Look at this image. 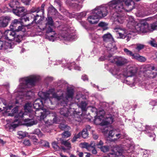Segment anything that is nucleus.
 I'll return each mask as SVG.
<instances>
[{
	"instance_id": "f257e3e1",
	"label": "nucleus",
	"mask_w": 157,
	"mask_h": 157,
	"mask_svg": "<svg viewBox=\"0 0 157 157\" xmlns=\"http://www.w3.org/2000/svg\"><path fill=\"white\" fill-rule=\"evenodd\" d=\"M40 78V77L38 76L33 75L20 79V84L16 90L17 92H19V96L17 97L16 99H29L33 93L30 90H28L26 88L34 85Z\"/></svg>"
},
{
	"instance_id": "f03ea898",
	"label": "nucleus",
	"mask_w": 157,
	"mask_h": 157,
	"mask_svg": "<svg viewBox=\"0 0 157 157\" xmlns=\"http://www.w3.org/2000/svg\"><path fill=\"white\" fill-rule=\"evenodd\" d=\"M54 90L53 89H50L48 91L44 92L42 91L38 93L39 96L41 98L42 100L40 99H36L34 101L33 104L34 109H38L43 105V101H44V104L46 101H49L51 104L52 102L58 101L59 96L54 92Z\"/></svg>"
},
{
	"instance_id": "7ed1b4c3",
	"label": "nucleus",
	"mask_w": 157,
	"mask_h": 157,
	"mask_svg": "<svg viewBox=\"0 0 157 157\" xmlns=\"http://www.w3.org/2000/svg\"><path fill=\"white\" fill-rule=\"evenodd\" d=\"M128 25H132L131 26L133 29V32L136 33H145L157 29V21L150 25H149L146 21L137 23L132 17L129 18Z\"/></svg>"
},
{
	"instance_id": "20e7f679",
	"label": "nucleus",
	"mask_w": 157,
	"mask_h": 157,
	"mask_svg": "<svg viewBox=\"0 0 157 157\" xmlns=\"http://www.w3.org/2000/svg\"><path fill=\"white\" fill-rule=\"evenodd\" d=\"M67 87V91L65 94H63L59 96V104L65 106L68 102L72 99L74 94V90L73 87L68 86L67 83L64 81L61 80L59 81V88Z\"/></svg>"
},
{
	"instance_id": "39448f33",
	"label": "nucleus",
	"mask_w": 157,
	"mask_h": 157,
	"mask_svg": "<svg viewBox=\"0 0 157 157\" xmlns=\"http://www.w3.org/2000/svg\"><path fill=\"white\" fill-rule=\"evenodd\" d=\"M107 7L103 6L96 7L92 12V15L89 16L87 19L88 22L91 24L97 23L99 18L106 16L108 13Z\"/></svg>"
},
{
	"instance_id": "423d86ee",
	"label": "nucleus",
	"mask_w": 157,
	"mask_h": 157,
	"mask_svg": "<svg viewBox=\"0 0 157 157\" xmlns=\"http://www.w3.org/2000/svg\"><path fill=\"white\" fill-rule=\"evenodd\" d=\"M97 116L95 117L94 123L97 125L105 126L113 123V119L112 117H104L105 112L104 110L100 109L96 111Z\"/></svg>"
},
{
	"instance_id": "0eeeda50",
	"label": "nucleus",
	"mask_w": 157,
	"mask_h": 157,
	"mask_svg": "<svg viewBox=\"0 0 157 157\" xmlns=\"http://www.w3.org/2000/svg\"><path fill=\"white\" fill-rule=\"evenodd\" d=\"M124 0H113L109 2L107 5L104 6L107 7V10L110 11L114 10L116 11L122 12L125 10L123 3Z\"/></svg>"
},
{
	"instance_id": "6e6552de",
	"label": "nucleus",
	"mask_w": 157,
	"mask_h": 157,
	"mask_svg": "<svg viewBox=\"0 0 157 157\" xmlns=\"http://www.w3.org/2000/svg\"><path fill=\"white\" fill-rule=\"evenodd\" d=\"M51 114L49 111L46 109H34L32 110V113L31 114L32 119L35 116L38 117V119L41 120L45 118L48 115Z\"/></svg>"
},
{
	"instance_id": "1a4fd4ad",
	"label": "nucleus",
	"mask_w": 157,
	"mask_h": 157,
	"mask_svg": "<svg viewBox=\"0 0 157 157\" xmlns=\"http://www.w3.org/2000/svg\"><path fill=\"white\" fill-rule=\"evenodd\" d=\"M72 29L71 28L64 27L59 31L60 36L62 39L67 41H71L74 39L75 36L72 33Z\"/></svg>"
},
{
	"instance_id": "9d476101",
	"label": "nucleus",
	"mask_w": 157,
	"mask_h": 157,
	"mask_svg": "<svg viewBox=\"0 0 157 157\" xmlns=\"http://www.w3.org/2000/svg\"><path fill=\"white\" fill-rule=\"evenodd\" d=\"M109 60L110 62L114 63L119 66H122L128 63L129 62L128 59L124 57L118 56H111Z\"/></svg>"
},
{
	"instance_id": "9b49d317",
	"label": "nucleus",
	"mask_w": 157,
	"mask_h": 157,
	"mask_svg": "<svg viewBox=\"0 0 157 157\" xmlns=\"http://www.w3.org/2000/svg\"><path fill=\"white\" fill-rule=\"evenodd\" d=\"M137 70V68L134 65H129L124 70L123 74L126 77H131L135 74Z\"/></svg>"
},
{
	"instance_id": "f8f14e48",
	"label": "nucleus",
	"mask_w": 157,
	"mask_h": 157,
	"mask_svg": "<svg viewBox=\"0 0 157 157\" xmlns=\"http://www.w3.org/2000/svg\"><path fill=\"white\" fill-rule=\"evenodd\" d=\"M33 104L30 103H28L26 104L24 106V110L25 113H23L22 112H20L19 114V116L20 117H23L24 115L26 114L27 113L29 115L30 117H31V114L32 113V110H34L33 107H32Z\"/></svg>"
},
{
	"instance_id": "ddd939ff",
	"label": "nucleus",
	"mask_w": 157,
	"mask_h": 157,
	"mask_svg": "<svg viewBox=\"0 0 157 157\" xmlns=\"http://www.w3.org/2000/svg\"><path fill=\"white\" fill-rule=\"evenodd\" d=\"M117 151L115 152L112 151L109 153L106 157H124L122 155L124 151V149L121 147H116Z\"/></svg>"
},
{
	"instance_id": "4468645a",
	"label": "nucleus",
	"mask_w": 157,
	"mask_h": 157,
	"mask_svg": "<svg viewBox=\"0 0 157 157\" xmlns=\"http://www.w3.org/2000/svg\"><path fill=\"white\" fill-rule=\"evenodd\" d=\"M15 33L11 30H7L5 31L3 36V37L9 40H13L14 39Z\"/></svg>"
},
{
	"instance_id": "2eb2a0df",
	"label": "nucleus",
	"mask_w": 157,
	"mask_h": 157,
	"mask_svg": "<svg viewBox=\"0 0 157 157\" xmlns=\"http://www.w3.org/2000/svg\"><path fill=\"white\" fill-rule=\"evenodd\" d=\"M125 16L118 13H114L111 17V19L115 21H117L119 23H122L125 19Z\"/></svg>"
},
{
	"instance_id": "dca6fc26",
	"label": "nucleus",
	"mask_w": 157,
	"mask_h": 157,
	"mask_svg": "<svg viewBox=\"0 0 157 157\" xmlns=\"http://www.w3.org/2000/svg\"><path fill=\"white\" fill-rule=\"evenodd\" d=\"M12 107V105H7L5 100L0 99V112L4 111L5 112H9Z\"/></svg>"
},
{
	"instance_id": "f3484780",
	"label": "nucleus",
	"mask_w": 157,
	"mask_h": 157,
	"mask_svg": "<svg viewBox=\"0 0 157 157\" xmlns=\"http://www.w3.org/2000/svg\"><path fill=\"white\" fill-rule=\"evenodd\" d=\"M26 10L23 7H17L16 9H13V12L18 16L23 17L26 14Z\"/></svg>"
},
{
	"instance_id": "a211bd4d",
	"label": "nucleus",
	"mask_w": 157,
	"mask_h": 157,
	"mask_svg": "<svg viewBox=\"0 0 157 157\" xmlns=\"http://www.w3.org/2000/svg\"><path fill=\"white\" fill-rule=\"evenodd\" d=\"M46 33V37H48L50 40L53 41L54 40L56 33L55 32L53 31L52 29L50 26L48 27L47 28Z\"/></svg>"
},
{
	"instance_id": "6ab92c4d",
	"label": "nucleus",
	"mask_w": 157,
	"mask_h": 157,
	"mask_svg": "<svg viewBox=\"0 0 157 157\" xmlns=\"http://www.w3.org/2000/svg\"><path fill=\"white\" fill-rule=\"evenodd\" d=\"M108 136L109 137H114V136H115L117 139L121 138L122 135L120 133V130L119 129H113L109 131Z\"/></svg>"
},
{
	"instance_id": "aec40b11",
	"label": "nucleus",
	"mask_w": 157,
	"mask_h": 157,
	"mask_svg": "<svg viewBox=\"0 0 157 157\" xmlns=\"http://www.w3.org/2000/svg\"><path fill=\"white\" fill-rule=\"evenodd\" d=\"M66 62V61H64L62 63H59V64H61V66L62 67H63L64 66V67H66L68 68L70 70L71 69V68H70L71 66L74 67V69L75 70H80V67L78 66L75 65L74 63H67Z\"/></svg>"
},
{
	"instance_id": "412c9836",
	"label": "nucleus",
	"mask_w": 157,
	"mask_h": 157,
	"mask_svg": "<svg viewBox=\"0 0 157 157\" xmlns=\"http://www.w3.org/2000/svg\"><path fill=\"white\" fill-rule=\"evenodd\" d=\"M129 25H127V26L129 27V28L128 32L125 34V38H126L127 41H129L131 38L136 35V32H133V29L132 26H130Z\"/></svg>"
},
{
	"instance_id": "4be33fe9",
	"label": "nucleus",
	"mask_w": 157,
	"mask_h": 157,
	"mask_svg": "<svg viewBox=\"0 0 157 157\" xmlns=\"http://www.w3.org/2000/svg\"><path fill=\"white\" fill-rule=\"evenodd\" d=\"M10 18L9 16H3L0 18V27H6L10 20Z\"/></svg>"
},
{
	"instance_id": "5701e85b",
	"label": "nucleus",
	"mask_w": 157,
	"mask_h": 157,
	"mask_svg": "<svg viewBox=\"0 0 157 157\" xmlns=\"http://www.w3.org/2000/svg\"><path fill=\"white\" fill-rule=\"evenodd\" d=\"M19 124V121L17 119H15L11 124H7L6 125V128L7 130L13 129L17 127Z\"/></svg>"
},
{
	"instance_id": "b1692460",
	"label": "nucleus",
	"mask_w": 157,
	"mask_h": 157,
	"mask_svg": "<svg viewBox=\"0 0 157 157\" xmlns=\"http://www.w3.org/2000/svg\"><path fill=\"white\" fill-rule=\"evenodd\" d=\"M111 73L112 74L115 76H116V77L119 78L121 76V72L120 71V69L119 67H114L111 70Z\"/></svg>"
},
{
	"instance_id": "393cba45",
	"label": "nucleus",
	"mask_w": 157,
	"mask_h": 157,
	"mask_svg": "<svg viewBox=\"0 0 157 157\" xmlns=\"http://www.w3.org/2000/svg\"><path fill=\"white\" fill-rule=\"evenodd\" d=\"M11 47L10 44L8 42H4L0 40V49L2 48L5 49L10 48Z\"/></svg>"
},
{
	"instance_id": "a878e982",
	"label": "nucleus",
	"mask_w": 157,
	"mask_h": 157,
	"mask_svg": "<svg viewBox=\"0 0 157 157\" xmlns=\"http://www.w3.org/2000/svg\"><path fill=\"white\" fill-rule=\"evenodd\" d=\"M117 34H118L119 36L118 38L121 39L125 38V34L127 33L124 30H122L121 29H119L117 31H116Z\"/></svg>"
},
{
	"instance_id": "bb28decb",
	"label": "nucleus",
	"mask_w": 157,
	"mask_h": 157,
	"mask_svg": "<svg viewBox=\"0 0 157 157\" xmlns=\"http://www.w3.org/2000/svg\"><path fill=\"white\" fill-rule=\"evenodd\" d=\"M50 114L52 116H54V117L53 118V119L52 120H48L45 122V123L46 124L49 125H52L53 123H56L57 120L56 114L55 113L53 114L52 113Z\"/></svg>"
},
{
	"instance_id": "cd10ccee",
	"label": "nucleus",
	"mask_w": 157,
	"mask_h": 157,
	"mask_svg": "<svg viewBox=\"0 0 157 157\" xmlns=\"http://www.w3.org/2000/svg\"><path fill=\"white\" fill-rule=\"evenodd\" d=\"M107 49L109 51L113 52L117 50V48L114 42L109 43L108 44V46L107 47Z\"/></svg>"
},
{
	"instance_id": "c85d7f7f",
	"label": "nucleus",
	"mask_w": 157,
	"mask_h": 157,
	"mask_svg": "<svg viewBox=\"0 0 157 157\" xmlns=\"http://www.w3.org/2000/svg\"><path fill=\"white\" fill-rule=\"evenodd\" d=\"M133 59H136L141 62H144L146 60V59L145 57L140 56L138 53H135V54Z\"/></svg>"
},
{
	"instance_id": "c756f323",
	"label": "nucleus",
	"mask_w": 157,
	"mask_h": 157,
	"mask_svg": "<svg viewBox=\"0 0 157 157\" xmlns=\"http://www.w3.org/2000/svg\"><path fill=\"white\" fill-rule=\"evenodd\" d=\"M146 132L147 133V134H148V136L151 137H153L154 138L153 139V140H155L154 138L155 137V135L154 133H149L148 131L149 130L152 131L154 129L151 128V126H149L147 125L146 126Z\"/></svg>"
},
{
	"instance_id": "7c9ffc66",
	"label": "nucleus",
	"mask_w": 157,
	"mask_h": 157,
	"mask_svg": "<svg viewBox=\"0 0 157 157\" xmlns=\"http://www.w3.org/2000/svg\"><path fill=\"white\" fill-rule=\"evenodd\" d=\"M27 21H29V17H26L22 18L21 21L17 19H14L13 21V25H12V26H15L17 24H19L21 23H23L24 22H27Z\"/></svg>"
},
{
	"instance_id": "2f4dec72",
	"label": "nucleus",
	"mask_w": 157,
	"mask_h": 157,
	"mask_svg": "<svg viewBox=\"0 0 157 157\" xmlns=\"http://www.w3.org/2000/svg\"><path fill=\"white\" fill-rule=\"evenodd\" d=\"M103 38L105 41L109 42L113 40L112 35L109 33L105 34L103 36Z\"/></svg>"
},
{
	"instance_id": "473e14b6",
	"label": "nucleus",
	"mask_w": 157,
	"mask_h": 157,
	"mask_svg": "<svg viewBox=\"0 0 157 157\" xmlns=\"http://www.w3.org/2000/svg\"><path fill=\"white\" fill-rule=\"evenodd\" d=\"M78 105L81 109L82 111H86L87 103L85 101H81V102L78 103Z\"/></svg>"
},
{
	"instance_id": "72a5a7b5",
	"label": "nucleus",
	"mask_w": 157,
	"mask_h": 157,
	"mask_svg": "<svg viewBox=\"0 0 157 157\" xmlns=\"http://www.w3.org/2000/svg\"><path fill=\"white\" fill-rule=\"evenodd\" d=\"M19 5V2L17 0H13L9 4L11 8L17 7V6Z\"/></svg>"
},
{
	"instance_id": "f704fd0d",
	"label": "nucleus",
	"mask_w": 157,
	"mask_h": 157,
	"mask_svg": "<svg viewBox=\"0 0 157 157\" xmlns=\"http://www.w3.org/2000/svg\"><path fill=\"white\" fill-rule=\"evenodd\" d=\"M39 144L42 147H49L50 145L48 142L47 141L41 140L39 142Z\"/></svg>"
},
{
	"instance_id": "c9c22d12",
	"label": "nucleus",
	"mask_w": 157,
	"mask_h": 157,
	"mask_svg": "<svg viewBox=\"0 0 157 157\" xmlns=\"http://www.w3.org/2000/svg\"><path fill=\"white\" fill-rule=\"evenodd\" d=\"M123 50L126 55L132 57V59H133L135 53H133L131 51L129 50L126 48H124Z\"/></svg>"
},
{
	"instance_id": "e433bc0d",
	"label": "nucleus",
	"mask_w": 157,
	"mask_h": 157,
	"mask_svg": "<svg viewBox=\"0 0 157 157\" xmlns=\"http://www.w3.org/2000/svg\"><path fill=\"white\" fill-rule=\"evenodd\" d=\"M61 141V144L65 146L68 148V149H70L71 148V144L68 141V140H63L61 139H60Z\"/></svg>"
},
{
	"instance_id": "4c0bfd02",
	"label": "nucleus",
	"mask_w": 157,
	"mask_h": 157,
	"mask_svg": "<svg viewBox=\"0 0 157 157\" xmlns=\"http://www.w3.org/2000/svg\"><path fill=\"white\" fill-rule=\"evenodd\" d=\"M60 113L64 116L67 117L68 115V110L66 108H63L60 110Z\"/></svg>"
},
{
	"instance_id": "58836bf2",
	"label": "nucleus",
	"mask_w": 157,
	"mask_h": 157,
	"mask_svg": "<svg viewBox=\"0 0 157 157\" xmlns=\"http://www.w3.org/2000/svg\"><path fill=\"white\" fill-rule=\"evenodd\" d=\"M45 6V5L44 4H42L41 6V9H40V8H38L36 10L33 11V12H36L37 13L38 12H41L42 15H43L44 13V8Z\"/></svg>"
},
{
	"instance_id": "ea45409f",
	"label": "nucleus",
	"mask_w": 157,
	"mask_h": 157,
	"mask_svg": "<svg viewBox=\"0 0 157 157\" xmlns=\"http://www.w3.org/2000/svg\"><path fill=\"white\" fill-rule=\"evenodd\" d=\"M71 134L68 131H65L61 134L63 138H67L71 136Z\"/></svg>"
},
{
	"instance_id": "a19ab883",
	"label": "nucleus",
	"mask_w": 157,
	"mask_h": 157,
	"mask_svg": "<svg viewBox=\"0 0 157 157\" xmlns=\"http://www.w3.org/2000/svg\"><path fill=\"white\" fill-rule=\"evenodd\" d=\"M82 145L83 147L86 148L88 151H91V150H90V148H92L93 142H91L90 145L86 143H83Z\"/></svg>"
},
{
	"instance_id": "79ce46f5",
	"label": "nucleus",
	"mask_w": 157,
	"mask_h": 157,
	"mask_svg": "<svg viewBox=\"0 0 157 157\" xmlns=\"http://www.w3.org/2000/svg\"><path fill=\"white\" fill-rule=\"evenodd\" d=\"M136 49L138 51H139L140 50L143 49L145 47L144 45L139 43L136 44Z\"/></svg>"
},
{
	"instance_id": "37998d69",
	"label": "nucleus",
	"mask_w": 157,
	"mask_h": 157,
	"mask_svg": "<svg viewBox=\"0 0 157 157\" xmlns=\"http://www.w3.org/2000/svg\"><path fill=\"white\" fill-rule=\"evenodd\" d=\"M56 10L53 7H51L49 8L48 13L51 15H55L56 13Z\"/></svg>"
},
{
	"instance_id": "c03bdc74",
	"label": "nucleus",
	"mask_w": 157,
	"mask_h": 157,
	"mask_svg": "<svg viewBox=\"0 0 157 157\" xmlns=\"http://www.w3.org/2000/svg\"><path fill=\"white\" fill-rule=\"evenodd\" d=\"M81 134L82 137L84 138H86L88 137V134L86 129H83Z\"/></svg>"
},
{
	"instance_id": "a18cd8bd",
	"label": "nucleus",
	"mask_w": 157,
	"mask_h": 157,
	"mask_svg": "<svg viewBox=\"0 0 157 157\" xmlns=\"http://www.w3.org/2000/svg\"><path fill=\"white\" fill-rule=\"evenodd\" d=\"M65 123V121L64 120H63L62 123H60L59 124V128H60L62 130H64L66 128L67 126Z\"/></svg>"
},
{
	"instance_id": "49530a36",
	"label": "nucleus",
	"mask_w": 157,
	"mask_h": 157,
	"mask_svg": "<svg viewBox=\"0 0 157 157\" xmlns=\"http://www.w3.org/2000/svg\"><path fill=\"white\" fill-rule=\"evenodd\" d=\"M81 136H82L81 132H79L78 134L75 135L71 140L72 142L73 143L77 139L79 138Z\"/></svg>"
},
{
	"instance_id": "de8ad7c7",
	"label": "nucleus",
	"mask_w": 157,
	"mask_h": 157,
	"mask_svg": "<svg viewBox=\"0 0 157 157\" xmlns=\"http://www.w3.org/2000/svg\"><path fill=\"white\" fill-rule=\"evenodd\" d=\"M34 134H36L40 137H42L43 136V134L40 132V130L39 129H36L34 131Z\"/></svg>"
},
{
	"instance_id": "09e8293b",
	"label": "nucleus",
	"mask_w": 157,
	"mask_h": 157,
	"mask_svg": "<svg viewBox=\"0 0 157 157\" xmlns=\"http://www.w3.org/2000/svg\"><path fill=\"white\" fill-rule=\"evenodd\" d=\"M98 26L99 27H104V30H105L107 29V24L104 22H101L99 23L98 24Z\"/></svg>"
},
{
	"instance_id": "8fccbe9b",
	"label": "nucleus",
	"mask_w": 157,
	"mask_h": 157,
	"mask_svg": "<svg viewBox=\"0 0 157 157\" xmlns=\"http://www.w3.org/2000/svg\"><path fill=\"white\" fill-rule=\"evenodd\" d=\"M22 38L21 36L19 35H16L15 34V36H14V39L13 40L17 42H20L21 41Z\"/></svg>"
},
{
	"instance_id": "3c124183",
	"label": "nucleus",
	"mask_w": 157,
	"mask_h": 157,
	"mask_svg": "<svg viewBox=\"0 0 157 157\" xmlns=\"http://www.w3.org/2000/svg\"><path fill=\"white\" fill-rule=\"evenodd\" d=\"M93 144H94V146L97 147L98 148H100L102 146L103 144V142L101 141L100 140L98 144H95L94 142H93Z\"/></svg>"
},
{
	"instance_id": "603ef678",
	"label": "nucleus",
	"mask_w": 157,
	"mask_h": 157,
	"mask_svg": "<svg viewBox=\"0 0 157 157\" xmlns=\"http://www.w3.org/2000/svg\"><path fill=\"white\" fill-rule=\"evenodd\" d=\"M101 151L105 152L108 151L109 149V147L108 146H102L100 148Z\"/></svg>"
},
{
	"instance_id": "864d4df0",
	"label": "nucleus",
	"mask_w": 157,
	"mask_h": 157,
	"mask_svg": "<svg viewBox=\"0 0 157 157\" xmlns=\"http://www.w3.org/2000/svg\"><path fill=\"white\" fill-rule=\"evenodd\" d=\"M48 22L46 24L47 25H49L51 26H52L53 25V21L52 18L51 17H48Z\"/></svg>"
},
{
	"instance_id": "5fc2aeb1",
	"label": "nucleus",
	"mask_w": 157,
	"mask_h": 157,
	"mask_svg": "<svg viewBox=\"0 0 157 157\" xmlns=\"http://www.w3.org/2000/svg\"><path fill=\"white\" fill-rule=\"evenodd\" d=\"M15 30L17 32L22 31V32H25V29L24 26L21 25L19 26L17 29H16Z\"/></svg>"
},
{
	"instance_id": "6e6d98bb",
	"label": "nucleus",
	"mask_w": 157,
	"mask_h": 157,
	"mask_svg": "<svg viewBox=\"0 0 157 157\" xmlns=\"http://www.w3.org/2000/svg\"><path fill=\"white\" fill-rule=\"evenodd\" d=\"M111 56H112L111 55H110L107 56H101L99 59V60L100 61H103L105 59H108L109 61V59L110 58V57Z\"/></svg>"
},
{
	"instance_id": "4d7b16f0",
	"label": "nucleus",
	"mask_w": 157,
	"mask_h": 157,
	"mask_svg": "<svg viewBox=\"0 0 157 157\" xmlns=\"http://www.w3.org/2000/svg\"><path fill=\"white\" fill-rule=\"evenodd\" d=\"M58 144V143H56L55 141L53 142L52 144L53 147L56 150H58L59 148V147Z\"/></svg>"
},
{
	"instance_id": "13d9d810",
	"label": "nucleus",
	"mask_w": 157,
	"mask_h": 157,
	"mask_svg": "<svg viewBox=\"0 0 157 157\" xmlns=\"http://www.w3.org/2000/svg\"><path fill=\"white\" fill-rule=\"evenodd\" d=\"M152 10L155 11L157 10V1L154 2V3L151 5Z\"/></svg>"
},
{
	"instance_id": "bf43d9fd",
	"label": "nucleus",
	"mask_w": 157,
	"mask_h": 157,
	"mask_svg": "<svg viewBox=\"0 0 157 157\" xmlns=\"http://www.w3.org/2000/svg\"><path fill=\"white\" fill-rule=\"evenodd\" d=\"M18 135L19 136V138H23L26 136V134L24 132L22 131H19L18 132Z\"/></svg>"
},
{
	"instance_id": "052dcab7",
	"label": "nucleus",
	"mask_w": 157,
	"mask_h": 157,
	"mask_svg": "<svg viewBox=\"0 0 157 157\" xmlns=\"http://www.w3.org/2000/svg\"><path fill=\"white\" fill-rule=\"evenodd\" d=\"M156 75V73L151 72L150 75H148V77L150 78H154L155 77Z\"/></svg>"
},
{
	"instance_id": "680f3d73",
	"label": "nucleus",
	"mask_w": 157,
	"mask_h": 157,
	"mask_svg": "<svg viewBox=\"0 0 157 157\" xmlns=\"http://www.w3.org/2000/svg\"><path fill=\"white\" fill-rule=\"evenodd\" d=\"M86 12H83L79 13L78 14V17L79 18H81L86 16Z\"/></svg>"
},
{
	"instance_id": "e2e57ef3",
	"label": "nucleus",
	"mask_w": 157,
	"mask_h": 157,
	"mask_svg": "<svg viewBox=\"0 0 157 157\" xmlns=\"http://www.w3.org/2000/svg\"><path fill=\"white\" fill-rule=\"evenodd\" d=\"M94 147H96L95 146H94V144L92 145V148H90V150H91L90 151H92V154H93L95 155L97 153V151L94 148Z\"/></svg>"
},
{
	"instance_id": "0e129e2a",
	"label": "nucleus",
	"mask_w": 157,
	"mask_h": 157,
	"mask_svg": "<svg viewBox=\"0 0 157 157\" xmlns=\"http://www.w3.org/2000/svg\"><path fill=\"white\" fill-rule=\"evenodd\" d=\"M150 44L152 46L157 48V43H155V42L154 40L151 41Z\"/></svg>"
},
{
	"instance_id": "69168bd1",
	"label": "nucleus",
	"mask_w": 157,
	"mask_h": 157,
	"mask_svg": "<svg viewBox=\"0 0 157 157\" xmlns=\"http://www.w3.org/2000/svg\"><path fill=\"white\" fill-rule=\"evenodd\" d=\"M24 144L26 146H30V143L29 140H25L23 142Z\"/></svg>"
},
{
	"instance_id": "338daca9",
	"label": "nucleus",
	"mask_w": 157,
	"mask_h": 157,
	"mask_svg": "<svg viewBox=\"0 0 157 157\" xmlns=\"http://www.w3.org/2000/svg\"><path fill=\"white\" fill-rule=\"evenodd\" d=\"M22 2L26 5H28L29 4L31 0H21Z\"/></svg>"
},
{
	"instance_id": "774afa93",
	"label": "nucleus",
	"mask_w": 157,
	"mask_h": 157,
	"mask_svg": "<svg viewBox=\"0 0 157 157\" xmlns=\"http://www.w3.org/2000/svg\"><path fill=\"white\" fill-rule=\"evenodd\" d=\"M131 2L130 0H127L126 1H124V2L125 5L128 6H129L131 5Z\"/></svg>"
}]
</instances>
